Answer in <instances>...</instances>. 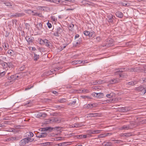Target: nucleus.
Segmentation results:
<instances>
[{"instance_id": "nucleus-1", "label": "nucleus", "mask_w": 146, "mask_h": 146, "mask_svg": "<svg viewBox=\"0 0 146 146\" xmlns=\"http://www.w3.org/2000/svg\"><path fill=\"white\" fill-rule=\"evenodd\" d=\"M65 33V31L63 29L60 27H58L55 29L53 34L56 36L59 37L60 35L62 36L64 35Z\"/></svg>"}, {"instance_id": "nucleus-2", "label": "nucleus", "mask_w": 146, "mask_h": 146, "mask_svg": "<svg viewBox=\"0 0 146 146\" xmlns=\"http://www.w3.org/2000/svg\"><path fill=\"white\" fill-rule=\"evenodd\" d=\"M33 139L31 138L30 137L24 138L20 141V145L21 146H24L26 143H29V142H31L33 141Z\"/></svg>"}, {"instance_id": "nucleus-3", "label": "nucleus", "mask_w": 146, "mask_h": 146, "mask_svg": "<svg viewBox=\"0 0 146 146\" xmlns=\"http://www.w3.org/2000/svg\"><path fill=\"white\" fill-rule=\"evenodd\" d=\"M124 69H118L116 70L115 73L116 74H118L119 78H124L126 75V74L124 73H122L124 71Z\"/></svg>"}, {"instance_id": "nucleus-4", "label": "nucleus", "mask_w": 146, "mask_h": 146, "mask_svg": "<svg viewBox=\"0 0 146 146\" xmlns=\"http://www.w3.org/2000/svg\"><path fill=\"white\" fill-rule=\"evenodd\" d=\"M95 32L92 30L90 31H86L84 32V34L90 38L94 37L95 36Z\"/></svg>"}, {"instance_id": "nucleus-5", "label": "nucleus", "mask_w": 146, "mask_h": 146, "mask_svg": "<svg viewBox=\"0 0 146 146\" xmlns=\"http://www.w3.org/2000/svg\"><path fill=\"white\" fill-rule=\"evenodd\" d=\"M133 128L132 124H130L128 125H124L119 128L120 130H127Z\"/></svg>"}, {"instance_id": "nucleus-6", "label": "nucleus", "mask_w": 146, "mask_h": 146, "mask_svg": "<svg viewBox=\"0 0 146 146\" xmlns=\"http://www.w3.org/2000/svg\"><path fill=\"white\" fill-rule=\"evenodd\" d=\"M40 43L41 44L44 43L46 46L48 47H49L50 45L51 44L50 41L46 39L43 40L42 39H40Z\"/></svg>"}, {"instance_id": "nucleus-7", "label": "nucleus", "mask_w": 146, "mask_h": 146, "mask_svg": "<svg viewBox=\"0 0 146 146\" xmlns=\"http://www.w3.org/2000/svg\"><path fill=\"white\" fill-rule=\"evenodd\" d=\"M25 39L29 44L33 42L34 40V37L32 36H26Z\"/></svg>"}, {"instance_id": "nucleus-8", "label": "nucleus", "mask_w": 146, "mask_h": 146, "mask_svg": "<svg viewBox=\"0 0 146 146\" xmlns=\"http://www.w3.org/2000/svg\"><path fill=\"white\" fill-rule=\"evenodd\" d=\"M113 17H114V16H113L112 14H110L108 15L107 19L109 22L110 23H112L113 22Z\"/></svg>"}, {"instance_id": "nucleus-9", "label": "nucleus", "mask_w": 146, "mask_h": 146, "mask_svg": "<svg viewBox=\"0 0 146 146\" xmlns=\"http://www.w3.org/2000/svg\"><path fill=\"white\" fill-rule=\"evenodd\" d=\"M139 70V67H137L135 68H129L127 71L130 72H138Z\"/></svg>"}, {"instance_id": "nucleus-10", "label": "nucleus", "mask_w": 146, "mask_h": 146, "mask_svg": "<svg viewBox=\"0 0 146 146\" xmlns=\"http://www.w3.org/2000/svg\"><path fill=\"white\" fill-rule=\"evenodd\" d=\"M16 76L15 75H12L11 76L9 75L7 76V78L8 80L11 81L13 82L16 80Z\"/></svg>"}, {"instance_id": "nucleus-11", "label": "nucleus", "mask_w": 146, "mask_h": 146, "mask_svg": "<svg viewBox=\"0 0 146 146\" xmlns=\"http://www.w3.org/2000/svg\"><path fill=\"white\" fill-rule=\"evenodd\" d=\"M120 81V79L118 78H114L110 80L109 82L111 84H113L118 83Z\"/></svg>"}, {"instance_id": "nucleus-12", "label": "nucleus", "mask_w": 146, "mask_h": 146, "mask_svg": "<svg viewBox=\"0 0 146 146\" xmlns=\"http://www.w3.org/2000/svg\"><path fill=\"white\" fill-rule=\"evenodd\" d=\"M51 121L52 123L55 122L57 123H60V118L57 117L52 118Z\"/></svg>"}, {"instance_id": "nucleus-13", "label": "nucleus", "mask_w": 146, "mask_h": 146, "mask_svg": "<svg viewBox=\"0 0 146 146\" xmlns=\"http://www.w3.org/2000/svg\"><path fill=\"white\" fill-rule=\"evenodd\" d=\"M115 14L116 16L119 18H122L123 17V13L119 11L116 12Z\"/></svg>"}, {"instance_id": "nucleus-14", "label": "nucleus", "mask_w": 146, "mask_h": 146, "mask_svg": "<svg viewBox=\"0 0 146 146\" xmlns=\"http://www.w3.org/2000/svg\"><path fill=\"white\" fill-rule=\"evenodd\" d=\"M46 114L45 113H38L36 115V117H45L46 116Z\"/></svg>"}, {"instance_id": "nucleus-15", "label": "nucleus", "mask_w": 146, "mask_h": 146, "mask_svg": "<svg viewBox=\"0 0 146 146\" xmlns=\"http://www.w3.org/2000/svg\"><path fill=\"white\" fill-rule=\"evenodd\" d=\"M99 115V114L97 113H90L87 114L88 117H95Z\"/></svg>"}, {"instance_id": "nucleus-16", "label": "nucleus", "mask_w": 146, "mask_h": 146, "mask_svg": "<svg viewBox=\"0 0 146 146\" xmlns=\"http://www.w3.org/2000/svg\"><path fill=\"white\" fill-rule=\"evenodd\" d=\"M92 96H93L94 97H99L100 95L101 96H103V93H94L92 94Z\"/></svg>"}, {"instance_id": "nucleus-17", "label": "nucleus", "mask_w": 146, "mask_h": 146, "mask_svg": "<svg viewBox=\"0 0 146 146\" xmlns=\"http://www.w3.org/2000/svg\"><path fill=\"white\" fill-rule=\"evenodd\" d=\"M110 134V133H109L101 134L99 135L98 136V137L99 138H104L105 137L108 136Z\"/></svg>"}, {"instance_id": "nucleus-18", "label": "nucleus", "mask_w": 146, "mask_h": 146, "mask_svg": "<svg viewBox=\"0 0 146 146\" xmlns=\"http://www.w3.org/2000/svg\"><path fill=\"white\" fill-rule=\"evenodd\" d=\"M135 90L138 92L143 91V90H144V88L142 86H140L136 88Z\"/></svg>"}, {"instance_id": "nucleus-19", "label": "nucleus", "mask_w": 146, "mask_h": 146, "mask_svg": "<svg viewBox=\"0 0 146 146\" xmlns=\"http://www.w3.org/2000/svg\"><path fill=\"white\" fill-rule=\"evenodd\" d=\"M83 61H81V60H75L72 62V64L73 65H75L76 64H80Z\"/></svg>"}, {"instance_id": "nucleus-20", "label": "nucleus", "mask_w": 146, "mask_h": 146, "mask_svg": "<svg viewBox=\"0 0 146 146\" xmlns=\"http://www.w3.org/2000/svg\"><path fill=\"white\" fill-rule=\"evenodd\" d=\"M112 143L110 142L104 141L103 143V145L104 146H111Z\"/></svg>"}, {"instance_id": "nucleus-21", "label": "nucleus", "mask_w": 146, "mask_h": 146, "mask_svg": "<svg viewBox=\"0 0 146 146\" xmlns=\"http://www.w3.org/2000/svg\"><path fill=\"white\" fill-rule=\"evenodd\" d=\"M25 15V13H15V17H21L24 16Z\"/></svg>"}, {"instance_id": "nucleus-22", "label": "nucleus", "mask_w": 146, "mask_h": 146, "mask_svg": "<svg viewBox=\"0 0 146 146\" xmlns=\"http://www.w3.org/2000/svg\"><path fill=\"white\" fill-rule=\"evenodd\" d=\"M32 15L35 16H38L40 17H42V15L41 13L37 12H35L34 11V13H33Z\"/></svg>"}, {"instance_id": "nucleus-23", "label": "nucleus", "mask_w": 146, "mask_h": 146, "mask_svg": "<svg viewBox=\"0 0 146 146\" xmlns=\"http://www.w3.org/2000/svg\"><path fill=\"white\" fill-rule=\"evenodd\" d=\"M1 66L3 68H5V70H8V65L7 63L5 62H3Z\"/></svg>"}, {"instance_id": "nucleus-24", "label": "nucleus", "mask_w": 146, "mask_h": 146, "mask_svg": "<svg viewBox=\"0 0 146 146\" xmlns=\"http://www.w3.org/2000/svg\"><path fill=\"white\" fill-rule=\"evenodd\" d=\"M3 3L7 7H10L12 6V3L8 1L4 2Z\"/></svg>"}, {"instance_id": "nucleus-25", "label": "nucleus", "mask_w": 146, "mask_h": 146, "mask_svg": "<svg viewBox=\"0 0 146 146\" xmlns=\"http://www.w3.org/2000/svg\"><path fill=\"white\" fill-rule=\"evenodd\" d=\"M59 70V68L58 67H57L54 68V69H52L51 70H49V73L50 74H51L53 71H56Z\"/></svg>"}, {"instance_id": "nucleus-26", "label": "nucleus", "mask_w": 146, "mask_h": 146, "mask_svg": "<svg viewBox=\"0 0 146 146\" xmlns=\"http://www.w3.org/2000/svg\"><path fill=\"white\" fill-rule=\"evenodd\" d=\"M94 41L96 42H100L102 39V38L100 36L97 37L96 38H94Z\"/></svg>"}, {"instance_id": "nucleus-27", "label": "nucleus", "mask_w": 146, "mask_h": 146, "mask_svg": "<svg viewBox=\"0 0 146 146\" xmlns=\"http://www.w3.org/2000/svg\"><path fill=\"white\" fill-rule=\"evenodd\" d=\"M130 110L129 108L128 107H122L121 108V110L123 112L128 111Z\"/></svg>"}, {"instance_id": "nucleus-28", "label": "nucleus", "mask_w": 146, "mask_h": 146, "mask_svg": "<svg viewBox=\"0 0 146 146\" xmlns=\"http://www.w3.org/2000/svg\"><path fill=\"white\" fill-rule=\"evenodd\" d=\"M113 44L112 43L108 42L106 43L105 45L103 46H105L108 47L113 46Z\"/></svg>"}, {"instance_id": "nucleus-29", "label": "nucleus", "mask_w": 146, "mask_h": 146, "mask_svg": "<svg viewBox=\"0 0 146 146\" xmlns=\"http://www.w3.org/2000/svg\"><path fill=\"white\" fill-rule=\"evenodd\" d=\"M95 104H88L86 106H85V107L87 108H92L95 107V106H94Z\"/></svg>"}, {"instance_id": "nucleus-30", "label": "nucleus", "mask_w": 146, "mask_h": 146, "mask_svg": "<svg viewBox=\"0 0 146 146\" xmlns=\"http://www.w3.org/2000/svg\"><path fill=\"white\" fill-rule=\"evenodd\" d=\"M36 27L38 30H40L42 27V25L41 23H38L36 25Z\"/></svg>"}, {"instance_id": "nucleus-31", "label": "nucleus", "mask_w": 146, "mask_h": 146, "mask_svg": "<svg viewBox=\"0 0 146 146\" xmlns=\"http://www.w3.org/2000/svg\"><path fill=\"white\" fill-rule=\"evenodd\" d=\"M39 55H37V54L34 53V60L35 61H36L39 58Z\"/></svg>"}, {"instance_id": "nucleus-32", "label": "nucleus", "mask_w": 146, "mask_h": 146, "mask_svg": "<svg viewBox=\"0 0 146 146\" xmlns=\"http://www.w3.org/2000/svg\"><path fill=\"white\" fill-rule=\"evenodd\" d=\"M125 137H129L132 136V134L131 132L127 133H125Z\"/></svg>"}, {"instance_id": "nucleus-33", "label": "nucleus", "mask_w": 146, "mask_h": 146, "mask_svg": "<svg viewBox=\"0 0 146 146\" xmlns=\"http://www.w3.org/2000/svg\"><path fill=\"white\" fill-rule=\"evenodd\" d=\"M8 44L7 43H3V46L4 49L6 50L7 48H8Z\"/></svg>"}, {"instance_id": "nucleus-34", "label": "nucleus", "mask_w": 146, "mask_h": 146, "mask_svg": "<svg viewBox=\"0 0 146 146\" xmlns=\"http://www.w3.org/2000/svg\"><path fill=\"white\" fill-rule=\"evenodd\" d=\"M51 123H52V121H51V118L50 119H46L45 121V123L46 124Z\"/></svg>"}, {"instance_id": "nucleus-35", "label": "nucleus", "mask_w": 146, "mask_h": 146, "mask_svg": "<svg viewBox=\"0 0 146 146\" xmlns=\"http://www.w3.org/2000/svg\"><path fill=\"white\" fill-rule=\"evenodd\" d=\"M113 96V93H110L109 94H107L106 95V97L108 98H110L112 97Z\"/></svg>"}, {"instance_id": "nucleus-36", "label": "nucleus", "mask_w": 146, "mask_h": 146, "mask_svg": "<svg viewBox=\"0 0 146 146\" xmlns=\"http://www.w3.org/2000/svg\"><path fill=\"white\" fill-rule=\"evenodd\" d=\"M27 135L31 137H33L34 135L33 133L31 132H27Z\"/></svg>"}, {"instance_id": "nucleus-37", "label": "nucleus", "mask_w": 146, "mask_h": 146, "mask_svg": "<svg viewBox=\"0 0 146 146\" xmlns=\"http://www.w3.org/2000/svg\"><path fill=\"white\" fill-rule=\"evenodd\" d=\"M47 134L45 133H41V138H44L46 137Z\"/></svg>"}, {"instance_id": "nucleus-38", "label": "nucleus", "mask_w": 146, "mask_h": 146, "mask_svg": "<svg viewBox=\"0 0 146 146\" xmlns=\"http://www.w3.org/2000/svg\"><path fill=\"white\" fill-rule=\"evenodd\" d=\"M66 99L65 98H62L58 100V102L61 103H64L66 101Z\"/></svg>"}, {"instance_id": "nucleus-39", "label": "nucleus", "mask_w": 146, "mask_h": 146, "mask_svg": "<svg viewBox=\"0 0 146 146\" xmlns=\"http://www.w3.org/2000/svg\"><path fill=\"white\" fill-rule=\"evenodd\" d=\"M13 82H11V81H8L6 82L5 84V85L6 86H7L8 85H11V84H13Z\"/></svg>"}, {"instance_id": "nucleus-40", "label": "nucleus", "mask_w": 146, "mask_h": 146, "mask_svg": "<svg viewBox=\"0 0 146 146\" xmlns=\"http://www.w3.org/2000/svg\"><path fill=\"white\" fill-rule=\"evenodd\" d=\"M102 130H93L94 134H98L100 133L101 131H102Z\"/></svg>"}, {"instance_id": "nucleus-41", "label": "nucleus", "mask_w": 146, "mask_h": 146, "mask_svg": "<svg viewBox=\"0 0 146 146\" xmlns=\"http://www.w3.org/2000/svg\"><path fill=\"white\" fill-rule=\"evenodd\" d=\"M13 52L14 51L11 50H9L7 51L8 53L10 54L11 56L13 55Z\"/></svg>"}, {"instance_id": "nucleus-42", "label": "nucleus", "mask_w": 146, "mask_h": 146, "mask_svg": "<svg viewBox=\"0 0 146 146\" xmlns=\"http://www.w3.org/2000/svg\"><path fill=\"white\" fill-rule=\"evenodd\" d=\"M96 81L97 82L98 85L101 84L104 82V81L101 80H99Z\"/></svg>"}, {"instance_id": "nucleus-43", "label": "nucleus", "mask_w": 146, "mask_h": 146, "mask_svg": "<svg viewBox=\"0 0 146 146\" xmlns=\"http://www.w3.org/2000/svg\"><path fill=\"white\" fill-rule=\"evenodd\" d=\"M76 100H74V101H72L71 102L69 103L68 105H72L75 104L76 103Z\"/></svg>"}, {"instance_id": "nucleus-44", "label": "nucleus", "mask_w": 146, "mask_h": 146, "mask_svg": "<svg viewBox=\"0 0 146 146\" xmlns=\"http://www.w3.org/2000/svg\"><path fill=\"white\" fill-rule=\"evenodd\" d=\"M50 129V127H47L45 128H43L42 129V131H48Z\"/></svg>"}, {"instance_id": "nucleus-45", "label": "nucleus", "mask_w": 146, "mask_h": 146, "mask_svg": "<svg viewBox=\"0 0 146 146\" xmlns=\"http://www.w3.org/2000/svg\"><path fill=\"white\" fill-rule=\"evenodd\" d=\"M13 128H8L6 129L5 131H7L13 132Z\"/></svg>"}, {"instance_id": "nucleus-46", "label": "nucleus", "mask_w": 146, "mask_h": 146, "mask_svg": "<svg viewBox=\"0 0 146 146\" xmlns=\"http://www.w3.org/2000/svg\"><path fill=\"white\" fill-rule=\"evenodd\" d=\"M7 64L8 65V68H10L12 67L13 65L11 62H8L7 63Z\"/></svg>"}, {"instance_id": "nucleus-47", "label": "nucleus", "mask_w": 146, "mask_h": 146, "mask_svg": "<svg viewBox=\"0 0 146 146\" xmlns=\"http://www.w3.org/2000/svg\"><path fill=\"white\" fill-rule=\"evenodd\" d=\"M30 25H29L27 23L25 24V28L26 29L29 30V29Z\"/></svg>"}, {"instance_id": "nucleus-48", "label": "nucleus", "mask_w": 146, "mask_h": 146, "mask_svg": "<svg viewBox=\"0 0 146 146\" xmlns=\"http://www.w3.org/2000/svg\"><path fill=\"white\" fill-rule=\"evenodd\" d=\"M26 13L29 14H30L31 13H34V11L29 9L26 10Z\"/></svg>"}, {"instance_id": "nucleus-49", "label": "nucleus", "mask_w": 146, "mask_h": 146, "mask_svg": "<svg viewBox=\"0 0 146 146\" xmlns=\"http://www.w3.org/2000/svg\"><path fill=\"white\" fill-rule=\"evenodd\" d=\"M5 71H3L2 72H0V76H1V77H2L3 76L5 75Z\"/></svg>"}, {"instance_id": "nucleus-50", "label": "nucleus", "mask_w": 146, "mask_h": 146, "mask_svg": "<svg viewBox=\"0 0 146 146\" xmlns=\"http://www.w3.org/2000/svg\"><path fill=\"white\" fill-rule=\"evenodd\" d=\"M91 84L92 85H98L97 82L96 80V81H93V82H92L91 83Z\"/></svg>"}, {"instance_id": "nucleus-51", "label": "nucleus", "mask_w": 146, "mask_h": 146, "mask_svg": "<svg viewBox=\"0 0 146 146\" xmlns=\"http://www.w3.org/2000/svg\"><path fill=\"white\" fill-rule=\"evenodd\" d=\"M47 26H48V27L49 28H51L52 27V25L50 23H49V22H48L47 23Z\"/></svg>"}, {"instance_id": "nucleus-52", "label": "nucleus", "mask_w": 146, "mask_h": 146, "mask_svg": "<svg viewBox=\"0 0 146 146\" xmlns=\"http://www.w3.org/2000/svg\"><path fill=\"white\" fill-rule=\"evenodd\" d=\"M52 1L54 3H58L60 2V0H52Z\"/></svg>"}, {"instance_id": "nucleus-53", "label": "nucleus", "mask_w": 146, "mask_h": 146, "mask_svg": "<svg viewBox=\"0 0 146 146\" xmlns=\"http://www.w3.org/2000/svg\"><path fill=\"white\" fill-rule=\"evenodd\" d=\"M89 2V1L88 0H85V1H82V3H85L86 4H88V5H90L88 3H86V2Z\"/></svg>"}, {"instance_id": "nucleus-54", "label": "nucleus", "mask_w": 146, "mask_h": 146, "mask_svg": "<svg viewBox=\"0 0 146 146\" xmlns=\"http://www.w3.org/2000/svg\"><path fill=\"white\" fill-rule=\"evenodd\" d=\"M82 91V92L88 93L89 92L88 90L85 89H83Z\"/></svg>"}, {"instance_id": "nucleus-55", "label": "nucleus", "mask_w": 146, "mask_h": 146, "mask_svg": "<svg viewBox=\"0 0 146 146\" xmlns=\"http://www.w3.org/2000/svg\"><path fill=\"white\" fill-rule=\"evenodd\" d=\"M41 133H38L36 134V137L38 138H41Z\"/></svg>"}, {"instance_id": "nucleus-56", "label": "nucleus", "mask_w": 146, "mask_h": 146, "mask_svg": "<svg viewBox=\"0 0 146 146\" xmlns=\"http://www.w3.org/2000/svg\"><path fill=\"white\" fill-rule=\"evenodd\" d=\"M33 87V86H31L30 87L29 86V87H28L27 88H25V90H29L31 89V88H32Z\"/></svg>"}, {"instance_id": "nucleus-57", "label": "nucleus", "mask_w": 146, "mask_h": 146, "mask_svg": "<svg viewBox=\"0 0 146 146\" xmlns=\"http://www.w3.org/2000/svg\"><path fill=\"white\" fill-rule=\"evenodd\" d=\"M17 138L15 137H12L10 138V139L12 141L16 140H17Z\"/></svg>"}, {"instance_id": "nucleus-58", "label": "nucleus", "mask_w": 146, "mask_h": 146, "mask_svg": "<svg viewBox=\"0 0 146 146\" xmlns=\"http://www.w3.org/2000/svg\"><path fill=\"white\" fill-rule=\"evenodd\" d=\"M143 70L144 73H146V66H144Z\"/></svg>"}, {"instance_id": "nucleus-59", "label": "nucleus", "mask_w": 146, "mask_h": 146, "mask_svg": "<svg viewBox=\"0 0 146 146\" xmlns=\"http://www.w3.org/2000/svg\"><path fill=\"white\" fill-rule=\"evenodd\" d=\"M67 143L66 142H63L61 143V146H64L67 145Z\"/></svg>"}, {"instance_id": "nucleus-60", "label": "nucleus", "mask_w": 146, "mask_h": 146, "mask_svg": "<svg viewBox=\"0 0 146 146\" xmlns=\"http://www.w3.org/2000/svg\"><path fill=\"white\" fill-rule=\"evenodd\" d=\"M25 68V66H23L21 67L20 68L21 70H23Z\"/></svg>"}, {"instance_id": "nucleus-61", "label": "nucleus", "mask_w": 146, "mask_h": 146, "mask_svg": "<svg viewBox=\"0 0 146 146\" xmlns=\"http://www.w3.org/2000/svg\"><path fill=\"white\" fill-rule=\"evenodd\" d=\"M74 125H76V127H79L81 126V125L79 123H76Z\"/></svg>"}, {"instance_id": "nucleus-62", "label": "nucleus", "mask_w": 146, "mask_h": 146, "mask_svg": "<svg viewBox=\"0 0 146 146\" xmlns=\"http://www.w3.org/2000/svg\"><path fill=\"white\" fill-rule=\"evenodd\" d=\"M77 138L78 139H82V135H77Z\"/></svg>"}, {"instance_id": "nucleus-63", "label": "nucleus", "mask_w": 146, "mask_h": 146, "mask_svg": "<svg viewBox=\"0 0 146 146\" xmlns=\"http://www.w3.org/2000/svg\"><path fill=\"white\" fill-rule=\"evenodd\" d=\"M89 134H94L93 130H91L89 131Z\"/></svg>"}, {"instance_id": "nucleus-64", "label": "nucleus", "mask_w": 146, "mask_h": 146, "mask_svg": "<svg viewBox=\"0 0 146 146\" xmlns=\"http://www.w3.org/2000/svg\"><path fill=\"white\" fill-rule=\"evenodd\" d=\"M82 138H86L87 137V135H82Z\"/></svg>"}]
</instances>
